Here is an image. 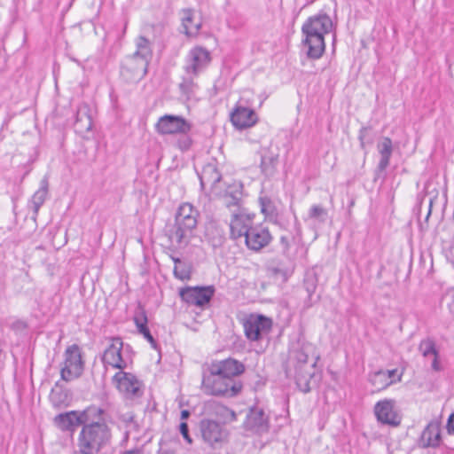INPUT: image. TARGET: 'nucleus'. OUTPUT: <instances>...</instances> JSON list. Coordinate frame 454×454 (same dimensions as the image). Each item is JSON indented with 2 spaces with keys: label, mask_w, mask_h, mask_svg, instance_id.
<instances>
[{
  "label": "nucleus",
  "mask_w": 454,
  "mask_h": 454,
  "mask_svg": "<svg viewBox=\"0 0 454 454\" xmlns=\"http://www.w3.org/2000/svg\"><path fill=\"white\" fill-rule=\"evenodd\" d=\"M135 44L136 51L131 55L150 63L153 57L151 42L146 37L139 35L136 38Z\"/></svg>",
  "instance_id": "c85d7f7f"
},
{
  "label": "nucleus",
  "mask_w": 454,
  "mask_h": 454,
  "mask_svg": "<svg viewBox=\"0 0 454 454\" xmlns=\"http://www.w3.org/2000/svg\"><path fill=\"white\" fill-rule=\"evenodd\" d=\"M149 64L131 54L128 55L121 63V76L127 82H139L146 75Z\"/></svg>",
  "instance_id": "1a4fd4ad"
},
{
  "label": "nucleus",
  "mask_w": 454,
  "mask_h": 454,
  "mask_svg": "<svg viewBox=\"0 0 454 454\" xmlns=\"http://www.w3.org/2000/svg\"><path fill=\"white\" fill-rule=\"evenodd\" d=\"M54 421L62 431H73L75 427L82 424L80 411H76L60 413L55 417Z\"/></svg>",
  "instance_id": "5701e85b"
},
{
  "label": "nucleus",
  "mask_w": 454,
  "mask_h": 454,
  "mask_svg": "<svg viewBox=\"0 0 454 454\" xmlns=\"http://www.w3.org/2000/svg\"><path fill=\"white\" fill-rule=\"evenodd\" d=\"M278 154L271 151L265 150L261 156V171L267 176H273L278 169Z\"/></svg>",
  "instance_id": "393cba45"
},
{
  "label": "nucleus",
  "mask_w": 454,
  "mask_h": 454,
  "mask_svg": "<svg viewBox=\"0 0 454 454\" xmlns=\"http://www.w3.org/2000/svg\"><path fill=\"white\" fill-rule=\"evenodd\" d=\"M197 84L192 78H183L182 82L179 83V90L187 99H190L194 94Z\"/></svg>",
  "instance_id": "ea45409f"
},
{
  "label": "nucleus",
  "mask_w": 454,
  "mask_h": 454,
  "mask_svg": "<svg viewBox=\"0 0 454 454\" xmlns=\"http://www.w3.org/2000/svg\"><path fill=\"white\" fill-rule=\"evenodd\" d=\"M244 427L247 431L257 434L267 433L270 429L269 418L262 408L253 406L247 414Z\"/></svg>",
  "instance_id": "dca6fc26"
},
{
  "label": "nucleus",
  "mask_w": 454,
  "mask_h": 454,
  "mask_svg": "<svg viewBox=\"0 0 454 454\" xmlns=\"http://www.w3.org/2000/svg\"><path fill=\"white\" fill-rule=\"evenodd\" d=\"M273 224L288 233L301 234V225L294 214L278 213L271 221Z\"/></svg>",
  "instance_id": "4be33fe9"
},
{
  "label": "nucleus",
  "mask_w": 454,
  "mask_h": 454,
  "mask_svg": "<svg viewBox=\"0 0 454 454\" xmlns=\"http://www.w3.org/2000/svg\"><path fill=\"white\" fill-rule=\"evenodd\" d=\"M110 344L105 349L101 361L105 367L111 366L120 371L127 368V361L122 357L123 341L120 337L109 338Z\"/></svg>",
  "instance_id": "9b49d317"
},
{
  "label": "nucleus",
  "mask_w": 454,
  "mask_h": 454,
  "mask_svg": "<svg viewBox=\"0 0 454 454\" xmlns=\"http://www.w3.org/2000/svg\"><path fill=\"white\" fill-rule=\"evenodd\" d=\"M105 411L98 406L91 405L88 407L83 411L80 412V416L82 419V425H87L89 423H95L97 421H104L102 415Z\"/></svg>",
  "instance_id": "2f4dec72"
},
{
  "label": "nucleus",
  "mask_w": 454,
  "mask_h": 454,
  "mask_svg": "<svg viewBox=\"0 0 454 454\" xmlns=\"http://www.w3.org/2000/svg\"><path fill=\"white\" fill-rule=\"evenodd\" d=\"M134 322L137 325L138 333L142 334L145 340H147L153 349L160 352V347L147 326V317L145 313L142 312L140 316H136L134 317Z\"/></svg>",
  "instance_id": "c756f323"
},
{
  "label": "nucleus",
  "mask_w": 454,
  "mask_h": 454,
  "mask_svg": "<svg viewBox=\"0 0 454 454\" xmlns=\"http://www.w3.org/2000/svg\"><path fill=\"white\" fill-rule=\"evenodd\" d=\"M327 215V210L325 207L320 205H313L309 210L308 217L322 223L325 222Z\"/></svg>",
  "instance_id": "4c0bfd02"
},
{
  "label": "nucleus",
  "mask_w": 454,
  "mask_h": 454,
  "mask_svg": "<svg viewBox=\"0 0 454 454\" xmlns=\"http://www.w3.org/2000/svg\"><path fill=\"white\" fill-rule=\"evenodd\" d=\"M203 178H208V181H211L212 183H217L221 180V175L217 171L215 165L208 164L205 166L202 170L200 180L202 181Z\"/></svg>",
  "instance_id": "a19ab883"
},
{
  "label": "nucleus",
  "mask_w": 454,
  "mask_h": 454,
  "mask_svg": "<svg viewBox=\"0 0 454 454\" xmlns=\"http://www.w3.org/2000/svg\"><path fill=\"white\" fill-rule=\"evenodd\" d=\"M158 454H175V453L173 451H171V450H160L158 452Z\"/></svg>",
  "instance_id": "5fc2aeb1"
},
{
  "label": "nucleus",
  "mask_w": 454,
  "mask_h": 454,
  "mask_svg": "<svg viewBox=\"0 0 454 454\" xmlns=\"http://www.w3.org/2000/svg\"><path fill=\"white\" fill-rule=\"evenodd\" d=\"M92 118L87 105L80 106L76 112L74 129L77 133L83 135L92 129Z\"/></svg>",
  "instance_id": "b1692460"
},
{
  "label": "nucleus",
  "mask_w": 454,
  "mask_h": 454,
  "mask_svg": "<svg viewBox=\"0 0 454 454\" xmlns=\"http://www.w3.org/2000/svg\"><path fill=\"white\" fill-rule=\"evenodd\" d=\"M445 296L450 299V303L449 306L454 309V288L449 289L446 292Z\"/></svg>",
  "instance_id": "09e8293b"
},
{
  "label": "nucleus",
  "mask_w": 454,
  "mask_h": 454,
  "mask_svg": "<svg viewBox=\"0 0 454 454\" xmlns=\"http://www.w3.org/2000/svg\"><path fill=\"white\" fill-rule=\"evenodd\" d=\"M242 186L239 188H235L233 191L227 192L225 195V204L228 207H237V210L235 212H239V210H244L241 208V201H242Z\"/></svg>",
  "instance_id": "72a5a7b5"
},
{
  "label": "nucleus",
  "mask_w": 454,
  "mask_h": 454,
  "mask_svg": "<svg viewBox=\"0 0 454 454\" xmlns=\"http://www.w3.org/2000/svg\"><path fill=\"white\" fill-rule=\"evenodd\" d=\"M180 434L183 435L184 439L188 442L192 443V440L189 434V427L186 422H181L179 425Z\"/></svg>",
  "instance_id": "49530a36"
},
{
  "label": "nucleus",
  "mask_w": 454,
  "mask_h": 454,
  "mask_svg": "<svg viewBox=\"0 0 454 454\" xmlns=\"http://www.w3.org/2000/svg\"><path fill=\"white\" fill-rule=\"evenodd\" d=\"M51 398L52 399L55 398V388H53L52 391H51Z\"/></svg>",
  "instance_id": "6e6d98bb"
},
{
  "label": "nucleus",
  "mask_w": 454,
  "mask_h": 454,
  "mask_svg": "<svg viewBox=\"0 0 454 454\" xmlns=\"http://www.w3.org/2000/svg\"><path fill=\"white\" fill-rule=\"evenodd\" d=\"M156 129L163 135L185 134L191 130L192 125L182 116L165 114L159 119Z\"/></svg>",
  "instance_id": "ddd939ff"
},
{
  "label": "nucleus",
  "mask_w": 454,
  "mask_h": 454,
  "mask_svg": "<svg viewBox=\"0 0 454 454\" xmlns=\"http://www.w3.org/2000/svg\"><path fill=\"white\" fill-rule=\"evenodd\" d=\"M213 413L223 420V423H231L237 420V414L229 407L214 402L211 404Z\"/></svg>",
  "instance_id": "7c9ffc66"
},
{
  "label": "nucleus",
  "mask_w": 454,
  "mask_h": 454,
  "mask_svg": "<svg viewBox=\"0 0 454 454\" xmlns=\"http://www.w3.org/2000/svg\"><path fill=\"white\" fill-rule=\"evenodd\" d=\"M312 350V344L299 337L292 345L285 367L286 377L294 378L297 387L303 393L311 391L310 380L315 375L317 360L309 363V355Z\"/></svg>",
  "instance_id": "f257e3e1"
},
{
  "label": "nucleus",
  "mask_w": 454,
  "mask_h": 454,
  "mask_svg": "<svg viewBox=\"0 0 454 454\" xmlns=\"http://www.w3.org/2000/svg\"><path fill=\"white\" fill-rule=\"evenodd\" d=\"M123 454H142L139 450H127Z\"/></svg>",
  "instance_id": "864d4df0"
},
{
  "label": "nucleus",
  "mask_w": 454,
  "mask_h": 454,
  "mask_svg": "<svg viewBox=\"0 0 454 454\" xmlns=\"http://www.w3.org/2000/svg\"><path fill=\"white\" fill-rule=\"evenodd\" d=\"M174 276L180 280H188L191 278V270L186 265L175 266Z\"/></svg>",
  "instance_id": "37998d69"
},
{
  "label": "nucleus",
  "mask_w": 454,
  "mask_h": 454,
  "mask_svg": "<svg viewBox=\"0 0 454 454\" xmlns=\"http://www.w3.org/2000/svg\"><path fill=\"white\" fill-rule=\"evenodd\" d=\"M432 356V362H431V369L432 371L435 372H440L443 370V366L442 365V363L440 361V354L439 352L436 353V355H433Z\"/></svg>",
  "instance_id": "a18cd8bd"
},
{
  "label": "nucleus",
  "mask_w": 454,
  "mask_h": 454,
  "mask_svg": "<svg viewBox=\"0 0 454 454\" xmlns=\"http://www.w3.org/2000/svg\"><path fill=\"white\" fill-rule=\"evenodd\" d=\"M273 237L268 227L255 224L245 237V244L249 250L259 252L268 247Z\"/></svg>",
  "instance_id": "4468645a"
},
{
  "label": "nucleus",
  "mask_w": 454,
  "mask_h": 454,
  "mask_svg": "<svg viewBox=\"0 0 454 454\" xmlns=\"http://www.w3.org/2000/svg\"><path fill=\"white\" fill-rule=\"evenodd\" d=\"M419 351L421 353L423 357H431L433 355H436L439 350L436 348L435 341L431 338L423 339L419 344Z\"/></svg>",
  "instance_id": "c9c22d12"
},
{
  "label": "nucleus",
  "mask_w": 454,
  "mask_h": 454,
  "mask_svg": "<svg viewBox=\"0 0 454 454\" xmlns=\"http://www.w3.org/2000/svg\"><path fill=\"white\" fill-rule=\"evenodd\" d=\"M200 430L203 441L212 448H216L218 444H222L228 436L227 430L213 419H203L200 420Z\"/></svg>",
  "instance_id": "f8f14e48"
},
{
  "label": "nucleus",
  "mask_w": 454,
  "mask_h": 454,
  "mask_svg": "<svg viewBox=\"0 0 454 454\" xmlns=\"http://www.w3.org/2000/svg\"><path fill=\"white\" fill-rule=\"evenodd\" d=\"M261 211L270 222L278 214L274 202L268 197L259 199Z\"/></svg>",
  "instance_id": "f704fd0d"
},
{
  "label": "nucleus",
  "mask_w": 454,
  "mask_h": 454,
  "mask_svg": "<svg viewBox=\"0 0 454 454\" xmlns=\"http://www.w3.org/2000/svg\"><path fill=\"white\" fill-rule=\"evenodd\" d=\"M110 437V429L105 421L82 425L74 454H98Z\"/></svg>",
  "instance_id": "20e7f679"
},
{
  "label": "nucleus",
  "mask_w": 454,
  "mask_h": 454,
  "mask_svg": "<svg viewBox=\"0 0 454 454\" xmlns=\"http://www.w3.org/2000/svg\"><path fill=\"white\" fill-rule=\"evenodd\" d=\"M257 114L254 110L238 106L231 114V121L238 129H245L257 122Z\"/></svg>",
  "instance_id": "412c9836"
},
{
  "label": "nucleus",
  "mask_w": 454,
  "mask_h": 454,
  "mask_svg": "<svg viewBox=\"0 0 454 454\" xmlns=\"http://www.w3.org/2000/svg\"><path fill=\"white\" fill-rule=\"evenodd\" d=\"M333 28V21L326 13L309 17L301 27V44L307 49L309 59H318L325 51V35Z\"/></svg>",
  "instance_id": "7ed1b4c3"
},
{
  "label": "nucleus",
  "mask_w": 454,
  "mask_h": 454,
  "mask_svg": "<svg viewBox=\"0 0 454 454\" xmlns=\"http://www.w3.org/2000/svg\"><path fill=\"white\" fill-rule=\"evenodd\" d=\"M386 376L383 373V370H380L370 376L371 384L378 390H382L392 385L396 381L401 380V376L397 380H386Z\"/></svg>",
  "instance_id": "473e14b6"
},
{
  "label": "nucleus",
  "mask_w": 454,
  "mask_h": 454,
  "mask_svg": "<svg viewBox=\"0 0 454 454\" xmlns=\"http://www.w3.org/2000/svg\"><path fill=\"white\" fill-rule=\"evenodd\" d=\"M49 183L47 177H43L40 182V188L33 194L29 203L35 216L38 215L39 209L44 203L48 195Z\"/></svg>",
  "instance_id": "cd10ccee"
},
{
  "label": "nucleus",
  "mask_w": 454,
  "mask_h": 454,
  "mask_svg": "<svg viewBox=\"0 0 454 454\" xmlns=\"http://www.w3.org/2000/svg\"><path fill=\"white\" fill-rule=\"evenodd\" d=\"M396 372H397L396 369L383 371V373L385 374V376L387 378L386 380H393V378L395 376Z\"/></svg>",
  "instance_id": "8fccbe9b"
},
{
  "label": "nucleus",
  "mask_w": 454,
  "mask_h": 454,
  "mask_svg": "<svg viewBox=\"0 0 454 454\" xmlns=\"http://www.w3.org/2000/svg\"><path fill=\"white\" fill-rule=\"evenodd\" d=\"M442 435L440 423L431 420L421 432L417 444L421 449H436L441 445Z\"/></svg>",
  "instance_id": "aec40b11"
},
{
  "label": "nucleus",
  "mask_w": 454,
  "mask_h": 454,
  "mask_svg": "<svg viewBox=\"0 0 454 454\" xmlns=\"http://www.w3.org/2000/svg\"><path fill=\"white\" fill-rule=\"evenodd\" d=\"M191 415V412L188 410H182L180 418L182 420L187 419Z\"/></svg>",
  "instance_id": "3c124183"
},
{
  "label": "nucleus",
  "mask_w": 454,
  "mask_h": 454,
  "mask_svg": "<svg viewBox=\"0 0 454 454\" xmlns=\"http://www.w3.org/2000/svg\"><path fill=\"white\" fill-rule=\"evenodd\" d=\"M300 236L301 235L287 233L286 235H282L280 237V247L282 249V253L289 260L294 259V254L290 251L291 244L294 242L296 237Z\"/></svg>",
  "instance_id": "e433bc0d"
},
{
  "label": "nucleus",
  "mask_w": 454,
  "mask_h": 454,
  "mask_svg": "<svg viewBox=\"0 0 454 454\" xmlns=\"http://www.w3.org/2000/svg\"><path fill=\"white\" fill-rule=\"evenodd\" d=\"M215 293L214 286H185L180 288L179 296L189 305L203 308L208 304Z\"/></svg>",
  "instance_id": "6e6552de"
},
{
  "label": "nucleus",
  "mask_w": 454,
  "mask_h": 454,
  "mask_svg": "<svg viewBox=\"0 0 454 454\" xmlns=\"http://www.w3.org/2000/svg\"><path fill=\"white\" fill-rule=\"evenodd\" d=\"M113 382L125 398L134 399L143 395L141 382L130 372H123V370L119 371L114 375Z\"/></svg>",
  "instance_id": "9d476101"
},
{
  "label": "nucleus",
  "mask_w": 454,
  "mask_h": 454,
  "mask_svg": "<svg viewBox=\"0 0 454 454\" xmlns=\"http://www.w3.org/2000/svg\"><path fill=\"white\" fill-rule=\"evenodd\" d=\"M170 258L174 262L175 266H179L180 264H182V261L179 257L170 255Z\"/></svg>",
  "instance_id": "603ef678"
},
{
  "label": "nucleus",
  "mask_w": 454,
  "mask_h": 454,
  "mask_svg": "<svg viewBox=\"0 0 454 454\" xmlns=\"http://www.w3.org/2000/svg\"><path fill=\"white\" fill-rule=\"evenodd\" d=\"M446 427L450 434H454V413L449 417Z\"/></svg>",
  "instance_id": "de8ad7c7"
},
{
  "label": "nucleus",
  "mask_w": 454,
  "mask_h": 454,
  "mask_svg": "<svg viewBox=\"0 0 454 454\" xmlns=\"http://www.w3.org/2000/svg\"><path fill=\"white\" fill-rule=\"evenodd\" d=\"M303 286L308 294L309 299H311L317 286V278L314 272H307L303 279Z\"/></svg>",
  "instance_id": "58836bf2"
},
{
  "label": "nucleus",
  "mask_w": 454,
  "mask_h": 454,
  "mask_svg": "<svg viewBox=\"0 0 454 454\" xmlns=\"http://www.w3.org/2000/svg\"><path fill=\"white\" fill-rule=\"evenodd\" d=\"M380 160L377 166V171L383 172L389 165L390 158L393 153V144L389 137H383L382 141L378 145Z\"/></svg>",
  "instance_id": "bb28decb"
},
{
  "label": "nucleus",
  "mask_w": 454,
  "mask_h": 454,
  "mask_svg": "<svg viewBox=\"0 0 454 454\" xmlns=\"http://www.w3.org/2000/svg\"><path fill=\"white\" fill-rule=\"evenodd\" d=\"M211 62L209 51L201 46L192 48L187 56V64L184 67L187 74L197 76L204 71Z\"/></svg>",
  "instance_id": "2eb2a0df"
},
{
  "label": "nucleus",
  "mask_w": 454,
  "mask_h": 454,
  "mask_svg": "<svg viewBox=\"0 0 454 454\" xmlns=\"http://www.w3.org/2000/svg\"><path fill=\"white\" fill-rule=\"evenodd\" d=\"M208 370L214 372V374H221L229 377L231 380H238L237 377L245 371V365L237 359L229 357L221 361L212 362Z\"/></svg>",
  "instance_id": "6ab92c4d"
},
{
  "label": "nucleus",
  "mask_w": 454,
  "mask_h": 454,
  "mask_svg": "<svg viewBox=\"0 0 454 454\" xmlns=\"http://www.w3.org/2000/svg\"><path fill=\"white\" fill-rule=\"evenodd\" d=\"M192 140L188 136V133L181 134V136L176 140V145L181 151H187L192 146Z\"/></svg>",
  "instance_id": "c03bdc74"
},
{
  "label": "nucleus",
  "mask_w": 454,
  "mask_h": 454,
  "mask_svg": "<svg viewBox=\"0 0 454 454\" xmlns=\"http://www.w3.org/2000/svg\"><path fill=\"white\" fill-rule=\"evenodd\" d=\"M83 372V361L80 348L74 344L69 346L65 352L64 366L60 370L61 379L65 381H71L79 378Z\"/></svg>",
  "instance_id": "0eeeda50"
},
{
  "label": "nucleus",
  "mask_w": 454,
  "mask_h": 454,
  "mask_svg": "<svg viewBox=\"0 0 454 454\" xmlns=\"http://www.w3.org/2000/svg\"><path fill=\"white\" fill-rule=\"evenodd\" d=\"M182 27L184 33L187 36H195L198 35L201 27V21H195V12L192 9L183 10Z\"/></svg>",
  "instance_id": "a878e982"
},
{
  "label": "nucleus",
  "mask_w": 454,
  "mask_h": 454,
  "mask_svg": "<svg viewBox=\"0 0 454 454\" xmlns=\"http://www.w3.org/2000/svg\"><path fill=\"white\" fill-rule=\"evenodd\" d=\"M371 127H363L359 130L358 139L363 149L366 145L372 144L373 142V137L371 134Z\"/></svg>",
  "instance_id": "79ce46f5"
},
{
  "label": "nucleus",
  "mask_w": 454,
  "mask_h": 454,
  "mask_svg": "<svg viewBox=\"0 0 454 454\" xmlns=\"http://www.w3.org/2000/svg\"><path fill=\"white\" fill-rule=\"evenodd\" d=\"M246 338L250 341H260L271 332L273 321L262 314L251 313L242 322Z\"/></svg>",
  "instance_id": "423d86ee"
},
{
  "label": "nucleus",
  "mask_w": 454,
  "mask_h": 454,
  "mask_svg": "<svg viewBox=\"0 0 454 454\" xmlns=\"http://www.w3.org/2000/svg\"><path fill=\"white\" fill-rule=\"evenodd\" d=\"M395 402L391 399H385L376 403L374 406L375 416L381 424L391 427H397L401 423V417L395 411Z\"/></svg>",
  "instance_id": "f3484780"
},
{
  "label": "nucleus",
  "mask_w": 454,
  "mask_h": 454,
  "mask_svg": "<svg viewBox=\"0 0 454 454\" xmlns=\"http://www.w3.org/2000/svg\"><path fill=\"white\" fill-rule=\"evenodd\" d=\"M200 213L188 202L182 203L176 214L173 223H167L165 235L170 242L169 249L178 252L185 249L194 237Z\"/></svg>",
  "instance_id": "f03ea898"
},
{
  "label": "nucleus",
  "mask_w": 454,
  "mask_h": 454,
  "mask_svg": "<svg viewBox=\"0 0 454 454\" xmlns=\"http://www.w3.org/2000/svg\"><path fill=\"white\" fill-rule=\"evenodd\" d=\"M242 387L239 380L214 374L211 370L207 369V372L203 373L202 389L207 395L233 397L241 392Z\"/></svg>",
  "instance_id": "39448f33"
},
{
  "label": "nucleus",
  "mask_w": 454,
  "mask_h": 454,
  "mask_svg": "<svg viewBox=\"0 0 454 454\" xmlns=\"http://www.w3.org/2000/svg\"><path fill=\"white\" fill-rule=\"evenodd\" d=\"M254 215H250L244 210H239V212H233L230 223L231 238L232 239H238L245 238L253 224V218Z\"/></svg>",
  "instance_id": "a211bd4d"
}]
</instances>
